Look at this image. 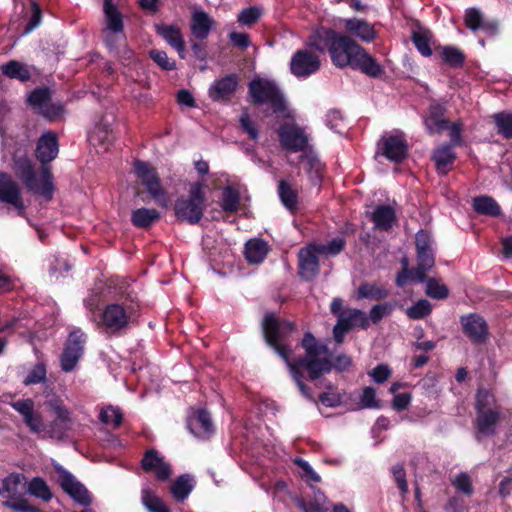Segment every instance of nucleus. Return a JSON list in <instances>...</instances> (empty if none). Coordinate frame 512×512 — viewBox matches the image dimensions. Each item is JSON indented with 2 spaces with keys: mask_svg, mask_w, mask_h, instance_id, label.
I'll use <instances>...</instances> for the list:
<instances>
[{
  "mask_svg": "<svg viewBox=\"0 0 512 512\" xmlns=\"http://www.w3.org/2000/svg\"><path fill=\"white\" fill-rule=\"evenodd\" d=\"M262 328L267 344L284 359L291 377L296 382L302 395L312 399L309 387L303 382V370L308 372L311 380L318 379L324 373L330 372L332 363L329 359L328 347L318 342L310 332H307L301 342L305 350V356L292 362L290 360L292 351L284 342L286 337L294 331L295 325L289 321H279L274 314L270 313L265 315Z\"/></svg>",
  "mask_w": 512,
  "mask_h": 512,
  "instance_id": "1",
  "label": "nucleus"
},
{
  "mask_svg": "<svg viewBox=\"0 0 512 512\" xmlns=\"http://www.w3.org/2000/svg\"><path fill=\"white\" fill-rule=\"evenodd\" d=\"M330 57L336 67H351L372 78H379L385 73L376 59L349 35L340 34Z\"/></svg>",
  "mask_w": 512,
  "mask_h": 512,
  "instance_id": "2",
  "label": "nucleus"
},
{
  "mask_svg": "<svg viewBox=\"0 0 512 512\" xmlns=\"http://www.w3.org/2000/svg\"><path fill=\"white\" fill-rule=\"evenodd\" d=\"M12 161V169L27 191L40 195L46 200L53 198L54 185L52 182V174L48 166L42 165L40 175L37 176L31 159L28 157L26 151L21 149H17L14 152Z\"/></svg>",
  "mask_w": 512,
  "mask_h": 512,
  "instance_id": "3",
  "label": "nucleus"
},
{
  "mask_svg": "<svg viewBox=\"0 0 512 512\" xmlns=\"http://www.w3.org/2000/svg\"><path fill=\"white\" fill-rule=\"evenodd\" d=\"M138 316V307L132 302L110 303L103 308L96 326L105 334L118 335L136 324Z\"/></svg>",
  "mask_w": 512,
  "mask_h": 512,
  "instance_id": "4",
  "label": "nucleus"
},
{
  "mask_svg": "<svg viewBox=\"0 0 512 512\" xmlns=\"http://www.w3.org/2000/svg\"><path fill=\"white\" fill-rule=\"evenodd\" d=\"M205 208L206 197L203 182L191 184L188 196L177 199L174 205L177 219L191 225L200 222Z\"/></svg>",
  "mask_w": 512,
  "mask_h": 512,
  "instance_id": "5",
  "label": "nucleus"
},
{
  "mask_svg": "<svg viewBox=\"0 0 512 512\" xmlns=\"http://www.w3.org/2000/svg\"><path fill=\"white\" fill-rule=\"evenodd\" d=\"M248 89L253 104L260 105L267 103L274 112H282L285 110L283 95L274 82L254 79L249 83Z\"/></svg>",
  "mask_w": 512,
  "mask_h": 512,
  "instance_id": "6",
  "label": "nucleus"
},
{
  "mask_svg": "<svg viewBox=\"0 0 512 512\" xmlns=\"http://www.w3.org/2000/svg\"><path fill=\"white\" fill-rule=\"evenodd\" d=\"M24 480L25 476L20 473H12L2 480V492L8 494V500L3 505L17 512H41L31 506L19 492L18 487Z\"/></svg>",
  "mask_w": 512,
  "mask_h": 512,
  "instance_id": "7",
  "label": "nucleus"
},
{
  "mask_svg": "<svg viewBox=\"0 0 512 512\" xmlns=\"http://www.w3.org/2000/svg\"><path fill=\"white\" fill-rule=\"evenodd\" d=\"M86 339V334L80 328L69 333L60 356V365L64 372H71L75 369L84 353Z\"/></svg>",
  "mask_w": 512,
  "mask_h": 512,
  "instance_id": "8",
  "label": "nucleus"
},
{
  "mask_svg": "<svg viewBox=\"0 0 512 512\" xmlns=\"http://www.w3.org/2000/svg\"><path fill=\"white\" fill-rule=\"evenodd\" d=\"M279 142L290 152H303L308 148L309 136L305 129L295 122H285L278 128Z\"/></svg>",
  "mask_w": 512,
  "mask_h": 512,
  "instance_id": "9",
  "label": "nucleus"
},
{
  "mask_svg": "<svg viewBox=\"0 0 512 512\" xmlns=\"http://www.w3.org/2000/svg\"><path fill=\"white\" fill-rule=\"evenodd\" d=\"M134 167L137 178L147 188L149 194L157 203L166 206V193L160 184V179L156 170L142 161H136Z\"/></svg>",
  "mask_w": 512,
  "mask_h": 512,
  "instance_id": "10",
  "label": "nucleus"
},
{
  "mask_svg": "<svg viewBox=\"0 0 512 512\" xmlns=\"http://www.w3.org/2000/svg\"><path fill=\"white\" fill-rule=\"evenodd\" d=\"M321 66L319 56L308 50H297L290 61V71L297 78H306L316 73Z\"/></svg>",
  "mask_w": 512,
  "mask_h": 512,
  "instance_id": "11",
  "label": "nucleus"
},
{
  "mask_svg": "<svg viewBox=\"0 0 512 512\" xmlns=\"http://www.w3.org/2000/svg\"><path fill=\"white\" fill-rule=\"evenodd\" d=\"M0 202L13 206L19 216L25 215V204L19 184L11 175L0 171Z\"/></svg>",
  "mask_w": 512,
  "mask_h": 512,
  "instance_id": "12",
  "label": "nucleus"
},
{
  "mask_svg": "<svg viewBox=\"0 0 512 512\" xmlns=\"http://www.w3.org/2000/svg\"><path fill=\"white\" fill-rule=\"evenodd\" d=\"M61 488L77 503L88 506L91 504V496L86 487L80 483L70 472L62 467H57Z\"/></svg>",
  "mask_w": 512,
  "mask_h": 512,
  "instance_id": "13",
  "label": "nucleus"
},
{
  "mask_svg": "<svg viewBox=\"0 0 512 512\" xmlns=\"http://www.w3.org/2000/svg\"><path fill=\"white\" fill-rule=\"evenodd\" d=\"M48 407L56 416L51 423V435L63 439L72 427L71 412L60 399L49 400Z\"/></svg>",
  "mask_w": 512,
  "mask_h": 512,
  "instance_id": "14",
  "label": "nucleus"
},
{
  "mask_svg": "<svg viewBox=\"0 0 512 512\" xmlns=\"http://www.w3.org/2000/svg\"><path fill=\"white\" fill-rule=\"evenodd\" d=\"M23 418V422L31 432L39 433L43 430L44 424L42 416L35 410V403L31 398L20 399L10 403Z\"/></svg>",
  "mask_w": 512,
  "mask_h": 512,
  "instance_id": "15",
  "label": "nucleus"
},
{
  "mask_svg": "<svg viewBox=\"0 0 512 512\" xmlns=\"http://www.w3.org/2000/svg\"><path fill=\"white\" fill-rule=\"evenodd\" d=\"M316 244H310L299 250V275L305 280H312L319 273V260Z\"/></svg>",
  "mask_w": 512,
  "mask_h": 512,
  "instance_id": "16",
  "label": "nucleus"
},
{
  "mask_svg": "<svg viewBox=\"0 0 512 512\" xmlns=\"http://www.w3.org/2000/svg\"><path fill=\"white\" fill-rule=\"evenodd\" d=\"M239 85L236 74H229L217 79L210 86L208 94L215 102H228L235 94Z\"/></svg>",
  "mask_w": 512,
  "mask_h": 512,
  "instance_id": "17",
  "label": "nucleus"
},
{
  "mask_svg": "<svg viewBox=\"0 0 512 512\" xmlns=\"http://www.w3.org/2000/svg\"><path fill=\"white\" fill-rule=\"evenodd\" d=\"M460 323L465 335L473 343H483L488 337V325L486 321L477 314H469L460 318Z\"/></svg>",
  "mask_w": 512,
  "mask_h": 512,
  "instance_id": "18",
  "label": "nucleus"
},
{
  "mask_svg": "<svg viewBox=\"0 0 512 512\" xmlns=\"http://www.w3.org/2000/svg\"><path fill=\"white\" fill-rule=\"evenodd\" d=\"M59 152V144L57 135L52 131H47L39 138L35 155L38 161L43 165L47 166L48 163L53 161Z\"/></svg>",
  "mask_w": 512,
  "mask_h": 512,
  "instance_id": "19",
  "label": "nucleus"
},
{
  "mask_svg": "<svg viewBox=\"0 0 512 512\" xmlns=\"http://www.w3.org/2000/svg\"><path fill=\"white\" fill-rule=\"evenodd\" d=\"M141 467L146 472H153L159 481H166L171 475L170 465L155 449H149L144 454Z\"/></svg>",
  "mask_w": 512,
  "mask_h": 512,
  "instance_id": "20",
  "label": "nucleus"
},
{
  "mask_svg": "<svg viewBox=\"0 0 512 512\" xmlns=\"http://www.w3.org/2000/svg\"><path fill=\"white\" fill-rule=\"evenodd\" d=\"M344 28L351 38L355 37L362 42L370 43L375 40L377 32L374 25L360 18H349L343 20Z\"/></svg>",
  "mask_w": 512,
  "mask_h": 512,
  "instance_id": "21",
  "label": "nucleus"
},
{
  "mask_svg": "<svg viewBox=\"0 0 512 512\" xmlns=\"http://www.w3.org/2000/svg\"><path fill=\"white\" fill-rule=\"evenodd\" d=\"M464 23L471 31L482 30L488 36H494L498 32V22L486 20L482 12L477 8H469L465 11Z\"/></svg>",
  "mask_w": 512,
  "mask_h": 512,
  "instance_id": "22",
  "label": "nucleus"
},
{
  "mask_svg": "<svg viewBox=\"0 0 512 512\" xmlns=\"http://www.w3.org/2000/svg\"><path fill=\"white\" fill-rule=\"evenodd\" d=\"M340 34L333 29L319 27L309 36L307 45L319 52L328 51L331 54Z\"/></svg>",
  "mask_w": 512,
  "mask_h": 512,
  "instance_id": "23",
  "label": "nucleus"
},
{
  "mask_svg": "<svg viewBox=\"0 0 512 512\" xmlns=\"http://www.w3.org/2000/svg\"><path fill=\"white\" fill-rule=\"evenodd\" d=\"M383 155L393 162H401L408 152V144L403 135H390L383 138Z\"/></svg>",
  "mask_w": 512,
  "mask_h": 512,
  "instance_id": "24",
  "label": "nucleus"
},
{
  "mask_svg": "<svg viewBox=\"0 0 512 512\" xmlns=\"http://www.w3.org/2000/svg\"><path fill=\"white\" fill-rule=\"evenodd\" d=\"M157 33L174 48L181 58H184L185 41L181 30L175 25L159 24L156 26Z\"/></svg>",
  "mask_w": 512,
  "mask_h": 512,
  "instance_id": "25",
  "label": "nucleus"
},
{
  "mask_svg": "<svg viewBox=\"0 0 512 512\" xmlns=\"http://www.w3.org/2000/svg\"><path fill=\"white\" fill-rule=\"evenodd\" d=\"M475 420L477 429V438L481 436H489L495 434V426L500 419V411L498 409L476 412Z\"/></svg>",
  "mask_w": 512,
  "mask_h": 512,
  "instance_id": "26",
  "label": "nucleus"
},
{
  "mask_svg": "<svg viewBox=\"0 0 512 512\" xmlns=\"http://www.w3.org/2000/svg\"><path fill=\"white\" fill-rule=\"evenodd\" d=\"M444 115L445 108L442 105H430L428 115L424 120V124L430 134L440 133L449 127V122L444 118Z\"/></svg>",
  "mask_w": 512,
  "mask_h": 512,
  "instance_id": "27",
  "label": "nucleus"
},
{
  "mask_svg": "<svg viewBox=\"0 0 512 512\" xmlns=\"http://www.w3.org/2000/svg\"><path fill=\"white\" fill-rule=\"evenodd\" d=\"M188 428L197 437H205L213 431L210 414L204 410H198L189 420Z\"/></svg>",
  "mask_w": 512,
  "mask_h": 512,
  "instance_id": "28",
  "label": "nucleus"
},
{
  "mask_svg": "<svg viewBox=\"0 0 512 512\" xmlns=\"http://www.w3.org/2000/svg\"><path fill=\"white\" fill-rule=\"evenodd\" d=\"M214 24L213 19L203 10H194L191 18V32L197 39L208 37Z\"/></svg>",
  "mask_w": 512,
  "mask_h": 512,
  "instance_id": "29",
  "label": "nucleus"
},
{
  "mask_svg": "<svg viewBox=\"0 0 512 512\" xmlns=\"http://www.w3.org/2000/svg\"><path fill=\"white\" fill-rule=\"evenodd\" d=\"M371 221L379 230H389L396 221L395 210L389 205H380L372 212Z\"/></svg>",
  "mask_w": 512,
  "mask_h": 512,
  "instance_id": "30",
  "label": "nucleus"
},
{
  "mask_svg": "<svg viewBox=\"0 0 512 512\" xmlns=\"http://www.w3.org/2000/svg\"><path fill=\"white\" fill-rule=\"evenodd\" d=\"M455 153L451 145H443L437 148L432 156L436 169L440 174H446L455 161Z\"/></svg>",
  "mask_w": 512,
  "mask_h": 512,
  "instance_id": "31",
  "label": "nucleus"
},
{
  "mask_svg": "<svg viewBox=\"0 0 512 512\" xmlns=\"http://www.w3.org/2000/svg\"><path fill=\"white\" fill-rule=\"evenodd\" d=\"M269 251L268 245L261 239H251L245 244V257L251 264L261 263Z\"/></svg>",
  "mask_w": 512,
  "mask_h": 512,
  "instance_id": "32",
  "label": "nucleus"
},
{
  "mask_svg": "<svg viewBox=\"0 0 512 512\" xmlns=\"http://www.w3.org/2000/svg\"><path fill=\"white\" fill-rule=\"evenodd\" d=\"M104 16L105 28L103 30H111L112 32H123V18L117 7L111 0H104Z\"/></svg>",
  "mask_w": 512,
  "mask_h": 512,
  "instance_id": "33",
  "label": "nucleus"
},
{
  "mask_svg": "<svg viewBox=\"0 0 512 512\" xmlns=\"http://www.w3.org/2000/svg\"><path fill=\"white\" fill-rule=\"evenodd\" d=\"M342 322L347 324L350 329L360 327L367 329L369 327V318L365 312L355 308H346L339 316Z\"/></svg>",
  "mask_w": 512,
  "mask_h": 512,
  "instance_id": "34",
  "label": "nucleus"
},
{
  "mask_svg": "<svg viewBox=\"0 0 512 512\" xmlns=\"http://www.w3.org/2000/svg\"><path fill=\"white\" fill-rule=\"evenodd\" d=\"M0 69L3 75L11 79H18L25 82L31 78V73L27 66L16 60H11L3 64Z\"/></svg>",
  "mask_w": 512,
  "mask_h": 512,
  "instance_id": "35",
  "label": "nucleus"
},
{
  "mask_svg": "<svg viewBox=\"0 0 512 512\" xmlns=\"http://www.w3.org/2000/svg\"><path fill=\"white\" fill-rule=\"evenodd\" d=\"M159 218L160 214L156 209L139 208L132 212L131 222L138 228H148Z\"/></svg>",
  "mask_w": 512,
  "mask_h": 512,
  "instance_id": "36",
  "label": "nucleus"
},
{
  "mask_svg": "<svg viewBox=\"0 0 512 512\" xmlns=\"http://www.w3.org/2000/svg\"><path fill=\"white\" fill-rule=\"evenodd\" d=\"M435 264L433 251L417 252V267L414 270L415 279L419 282L426 280V274Z\"/></svg>",
  "mask_w": 512,
  "mask_h": 512,
  "instance_id": "37",
  "label": "nucleus"
},
{
  "mask_svg": "<svg viewBox=\"0 0 512 512\" xmlns=\"http://www.w3.org/2000/svg\"><path fill=\"white\" fill-rule=\"evenodd\" d=\"M473 208L476 212L488 216H498L501 213L500 206L489 196H479L473 199Z\"/></svg>",
  "mask_w": 512,
  "mask_h": 512,
  "instance_id": "38",
  "label": "nucleus"
},
{
  "mask_svg": "<svg viewBox=\"0 0 512 512\" xmlns=\"http://www.w3.org/2000/svg\"><path fill=\"white\" fill-rule=\"evenodd\" d=\"M193 489L192 478L189 475H181L171 486V493L178 501L185 500Z\"/></svg>",
  "mask_w": 512,
  "mask_h": 512,
  "instance_id": "39",
  "label": "nucleus"
},
{
  "mask_svg": "<svg viewBox=\"0 0 512 512\" xmlns=\"http://www.w3.org/2000/svg\"><path fill=\"white\" fill-rule=\"evenodd\" d=\"M278 193L283 205L287 209L293 211L297 208L298 195L289 183L281 180L278 185Z\"/></svg>",
  "mask_w": 512,
  "mask_h": 512,
  "instance_id": "40",
  "label": "nucleus"
},
{
  "mask_svg": "<svg viewBox=\"0 0 512 512\" xmlns=\"http://www.w3.org/2000/svg\"><path fill=\"white\" fill-rule=\"evenodd\" d=\"M389 295V292L376 284L364 283L360 285L357 291L358 299H371V300H381L386 298Z\"/></svg>",
  "mask_w": 512,
  "mask_h": 512,
  "instance_id": "41",
  "label": "nucleus"
},
{
  "mask_svg": "<svg viewBox=\"0 0 512 512\" xmlns=\"http://www.w3.org/2000/svg\"><path fill=\"white\" fill-rule=\"evenodd\" d=\"M141 498L149 512H171L164 502L149 489H142Z\"/></svg>",
  "mask_w": 512,
  "mask_h": 512,
  "instance_id": "42",
  "label": "nucleus"
},
{
  "mask_svg": "<svg viewBox=\"0 0 512 512\" xmlns=\"http://www.w3.org/2000/svg\"><path fill=\"white\" fill-rule=\"evenodd\" d=\"M498 134L506 139L512 138V113L499 112L493 115Z\"/></svg>",
  "mask_w": 512,
  "mask_h": 512,
  "instance_id": "43",
  "label": "nucleus"
},
{
  "mask_svg": "<svg viewBox=\"0 0 512 512\" xmlns=\"http://www.w3.org/2000/svg\"><path fill=\"white\" fill-rule=\"evenodd\" d=\"M99 419L103 424L117 429L122 423L123 415L119 408L107 406L100 411Z\"/></svg>",
  "mask_w": 512,
  "mask_h": 512,
  "instance_id": "44",
  "label": "nucleus"
},
{
  "mask_svg": "<svg viewBox=\"0 0 512 512\" xmlns=\"http://www.w3.org/2000/svg\"><path fill=\"white\" fill-rule=\"evenodd\" d=\"M51 101V91L49 88H37L33 90L28 96L29 104L37 110L41 111L42 108Z\"/></svg>",
  "mask_w": 512,
  "mask_h": 512,
  "instance_id": "45",
  "label": "nucleus"
},
{
  "mask_svg": "<svg viewBox=\"0 0 512 512\" xmlns=\"http://www.w3.org/2000/svg\"><path fill=\"white\" fill-rule=\"evenodd\" d=\"M28 493L44 501H49L52 498L49 486L44 479L40 477H35L30 481Z\"/></svg>",
  "mask_w": 512,
  "mask_h": 512,
  "instance_id": "46",
  "label": "nucleus"
},
{
  "mask_svg": "<svg viewBox=\"0 0 512 512\" xmlns=\"http://www.w3.org/2000/svg\"><path fill=\"white\" fill-rule=\"evenodd\" d=\"M240 203V195L238 191L232 187H226L223 190L221 207L224 211L234 213L238 210Z\"/></svg>",
  "mask_w": 512,
  "mask_h": 512,
  "instance_id": "47",
  "label": "nucleus"
},
{
  "mask_svg": "<svg viewBox=\"0 0 512 512\" xmlns=\"http://www.w3.org/2000/svg\"><path fill=\"white\" fill-rule=\"evenodd\" d=\"M432 307L428 300L421 299L414 305L409 307L406 311L407 316L410 319H422L431 313Z\"/></svg>",
  "mask_w": 512,
  "mask_h": 512,
  "instance_id": "48",
  "label": "nucleus"
},
{
  "mask_svg": "<svg viewBox=\"0 0 512 512\" xmlns=\"http://www.w3.org/2000/svg\"><path fill=\"white\" fill-rule=\"evenodd\" d=\"M442 58L445 63L452 67H460L464 63L465 56L461 50L455 47H444L442 51Z\"/></svg>",
  "mask_w": 512,
  "mask_h": 512,
  "instance_id": "49",
  "label": "nucleus"
},
{
  "mask_svg": "<svg viewBox=\"0 0 512 512\" xmlns=\"http://www.w3.org/2000/svg\"><path fill=\"white\" fill-rule=\"evenodd\" d=\"M344 246L345 240L342 237H336L327 244H316L319 253L332 256L339 254Z\"/></svg>",
  "mask_w": 512,
  "mask_h": 512,
  "instance_id": "50",
  "label": "nucleus"
},
{
  "mask_svg": "<svg viewBox=\"0 0 512 512\" xmlns=\"http://www.w3.org/2000/svg\"><path fill=\"white\" fill-rule=\"evenodd\" d=\"M494 401V396L490 391L484 388L478 389L475 403L476 412L492 410L489 407L494 403Z\"/></svg>",
  "mask_w": 512,
  "mask_h": 512,
  "instance_id": "51",
  "label": "nucleus"
},
{
  "mask_svg": "<svg viewBox=\"0 0 512 512\" xmlns=\"http://www.w3.org/2000/svg\"><path fill=\"white\" fill-rule=\"evenodd\" d=\"M150 57L163 70L170 71L176 68V63L170 59L165 51L153 49L150 51Z\"/></svg>",
  "mask_w": 512,
  "mask_h": 512,
  "instance_id": "52",
  "label": "nucleus"
},
{
  "mask_svg": "<svg viewBox=\"0 0 512 512\" xmlns=\"http://www.w3.org/2000/svg\"><path fill=\"white\" fill-rule=\"evenodd\" d=\"M426 293L432 298L444 299L448 296V288L438 280L430 278L427 280Z\"/></svg>",
  "mask_w": 512,
  "mask_h": 512,
  "instance_id": "53",
  "label": "nucleus"
},
{
  "mask_svg": "<svg viewBox=\"0 0 512 512\" xmlns=\"http://www.w3.org/2000/svg\"><path fill=\"white\" fill-rule=\"evenodd\" d=\"M240 127L245 132L248 137L252 140H257L259 137V131L256 124L251 120L247 110H244L241 113L239 119Z\"/></svg>",
  "mask_w": 512,
  "mask_h": 512,
  "instance_id": "54",
  "label": "nucleus"
},
{
  "mask_svg": "<svg viewBox=\"0 0 512 512\" xmlns=\"http://www.w3.org/2000/svg\"><path fill=\"white\" fill-rule=\"evenodd\" d=\"M46 367L43 363L36 364L33 369L28 373L23 383L26 386L39 384L46 380Z\"/></svg>",
  "mask_w": 512,
  "mask_h": 512,
  "instance_id": "55",
  "label": "nucleus"
},
{
  "mask_svg": "<svg viewBox=\"0 0 512 512\" xmlns=\"http://www.w3.org/2000/svg\"><path fill=\"white\" fill-rule=\"evenodd\" d=\"M40 115L48 119L49 121H56L60 119L64 114V107L61 103L49 102L45 105L41 111L38 112Z\"/></svg>",
  "mask_w": 512,
  "mask_h": 512,
  "instance_id": "56",
  "label": "nucleus"
},
{
  "mask_svg": "<svg viewBox=\"0 0 512 512\" xmlns=\"http://www.w3.org/2000/svg\"><path fill=\"white\" fill-rule=\"evenodd\" d=\"M394 309V305L391 303H382L375 305L371 308L369 313V321L371 320L374 324L379 323L385 316H388Z\"/></svg>",
  "mask_w": 512,
  "mask_h": 512,
  "instance_id": "57",
  "label": "nucleus"
},
{
  "mask_svg": "<svg viewBox=\"0 0 512 512\" xmlns=\"http://www.w3.org/2000/svg\"><path fill=\"white\" fill-rule=\"evenodd\" d=\"M261 9L257 7H249L242 10L238 15V21L243 25H252L257 22L261 16Z\"/></svg>",
  "mask_w": 512,
  "mask_h": 512,
  "instance_id": "58",
  "label": "nucleus"
},
{
  "mask_svg": "<svg viewBox=\"0 0 512 512\" xmlns=\"http://www.w3.org/2000/svg\"><path fill=\"white\" fill-rule=\"evenodd\" d=\"M412 41L416 46L417 50L423 56H430L432 54L429 38L425 34L420 32H414L412 36Z\"/></svg>",
  "mask_w": 512,
  "mask_h": 512,
  "instance_id": "59",
  "label": "nucleus"
},
{
  "mask_svg": "<svg viewBox=\"0 0 512 512\" xmlns=\"http://www.w3.org/2000/svg\"><path fill=\"white\" fill-rule=\"evenodd\" d=\"M392 474L395 482L398 485L399 490L402 495H406L408 493V483L406 481V472L401 464H396L392 467Z\"/></svg>",
  "mask_w": 512,
  "mask_h": 512,
  "instance_id": "60",
  "label": "nucleus"
},
{
  "mask_svg": "<svg viewBox=\"0 0 512 512\" xmlns=\"http://www.w3.org/2000/svg\"><path fill=\"white\" fill-rule=\"evenodd\" d=\"M360 404L363 408H379V401L376 399V391L372 387H365L363 389Z\"/></svg>",
  "mask_w": 512,
  "mask_h": 512,
  "instance_id": "61",
  "label": "nucleus"
},
{
  "mask_svg": "<svg viewBox=\"0 0 512 512\" xmlns=\"http://www.w3.org/2000/svg\"><path fill=\"white\" fill-rule=\"evenodd\" d=\"M452 483L458 491L468 496L473 492L471 478L467 473H460Z\"/></svg>",
  "mask_w": 512,
  "mask_h": 512,
  "instance_id": "62",
  "label": "nucleus"
},
{
  "mask_svg": "<svg viewBox=\"0 0 512 512\" xmlns=\"http://www.w3.org/2000/svg\"><path fill=\"white\" fill-rule=\"evenodd\" d=\"M432 240L429 233L424 230H420L416 234L415 245L417 252L432 251Z\"/></svg>",
  "mask_w": 512,
  "mask_h": 512,
  "instance_id": "63",
  "label": "nucleus"
},
{
  "mask_svg": "<svg viewBox=\"0 0 512 512\" xmlns=\"http://www.w3.org/2000/svg\"><path fill=\"white\" fill-rule=\"evenodd\" d=\"M104 42L110 50L116 49L119 42L124 40L123 32H112L111 30H102Z\"/></svg>",
  "mask_w": 512,
  "mask_h": 512,
  "instance_id": "64",
  "label": "nucleus"
}]
</instances>
